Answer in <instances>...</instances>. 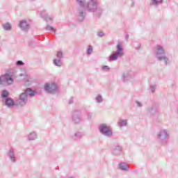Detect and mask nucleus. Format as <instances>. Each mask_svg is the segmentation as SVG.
I'll list each match as a JSON object with an SVG mask.
<instances>
[{
  "label": "nucleus",
  "instance_id": "nucleus-19",
  "mask_svg": "<svg viewBox=\"0 0 178 178\" xmlns=\"http://www.w3.org/2000/svg\"><path fill=\"white\" fill-rule=\"evenodd\" d=\"M17 65H19V66H21L22 65H23V61H20V60L17 61Z\"/></svg>",
  "mask_w": 178,
  "mask_h": 178
},
{
  "label": "nucleus",
  "instance_id": "nucleus-3",
  "mask_svg": "<svg viewBox=\"0 0 178 178\" xmlns=\"http://www.w3.org/2000/svg\"><path fill=\"white\" fill-rule=\"evenodd\" d=\"M99 131L105 136H112V130L105 124H102L99 127Z\"/></svg>",
  "mask_w": 178,
  "mask_h": 178
},
{
  "label": "nucleus",
  "instance_id": "nucleus-8",
  "mask_svg": "<svg viewBox=\"0 0 178 178\" xmlns=\"http://www.w3.org/2000/svg\"><path fill=\"white\" fill-rule=\"evenodd\" d=\"M118 54H113L110 56V58H109L110 62L112 60H116V59H118Z\"/></svg>",
  "mask_w": 178,
  "mask_h": 178
},
{
  "label": "nucleus",
  "instance_id": "nucleus-13",
  "mask_svg": "<svg viewBox=\"0 0 178 178\" xmlns=\"http://www.w3.org/2000/svg\"><path fill=\"white\" fill-rule=\"evenodd\" d=\"M157 54H163V49H162V47H159L158 48Z\"/></svg>",
  "mask_w": 178,
  "mask_h": 178
},
{
  "label": "nucleus",
  "instance_id": "nucleus-14",
  "mask_svg": "<svg viewBox=\"0 0 178 178\" xmlns=\"http://www.w3.org/2000/svg\"><path fill=\"white\" fill-rule=\"evenodd\" d=\"M54 63L56 66H60V61L59 60H54Z\"/></svg>",
  "mask_w": 178,
  "mask_h": 178
},
{
  "label": "nucleus",
  "instance_id": "nucleus-20",
  "mask_svg": "<svg viewBox=\"0 0 178 178\" xmlns=\"http://www.w3.org/2000/svg\"><path fill=\"white\" fill-rule=\"evenodd\" d=\"M57 56H58V58H60L62 56V52L58 51L57 54Z\"/></svg>",
  "mask_w": 178,
  "mask_h": 178
},
{
  "label": "nucleus",
  "instance_id": "nucleus-2",
  "mask_svg": "<svg viewBox=\"0 0 178 178\" xmlns=\"http://www.w3.org/2000/svg\"><path fill=\"white\" fill-rule=\"evenodd\" d=\"M5 81L7 82V84H13V79L10 74H6L0 77V86L5 84Z\"/></svg>",
  "mask_w": 178,
  "mask_h": 178
},
{
  "label": "nucleus",
  "instance_id": "nucleus-11",
  "mask_svg": "<svg viewBox=\"0 0 178 178\" xmlns=\"http://www.w3.org/2000/svg\"><path fill=\"white\" fill-rule=\"evenodd\" d=\"M120 169H122V170H125V169H127V165L124 163L120 164Z\"/></svg>",
  "mask_w": 178,
  "mask_h": 178
},
{
  "label": "nucleus",
  "instance_id": "nucleus-24",
  "mask_svg": "<svg viewBox=\"0 0 178 178\" xmlns=\"http://www.w3.org/2000/svg\"><path fill=\"white\" fill-rule=\"evenodd\" d=\"M31 136H33V134H31Z\"/></svg>",
  "mask_w": 178,
  "mask_h": 178
},
{
  "label": "nucleus",
  "instance_id": "nucleus-6",
  "mask_svg": "<svg viewBox=\"0 0 178 178\" xmlns=\"http://www.w3.org/2000/svg\"><path fill=\"white\" fill-rule=\"evenodd\" d=\"M6 105H7V106H13L15 105V102L12 99H7Z\"/></svg>",
  "mask_w": 178,
  "mask_h": 178
},
{
  "label": "nucleus",
  "instance_id": "nucleus-21",
  "mask_svg": "<svg viewBox=\"0 0 178 178\" xmlns=\"http://www.w3.org/2000/svg\"><path fill=\"white\" fill-rule=\"evenodd\" d=\"M88 6V8H91V6H95V4H92V3H90Z\"/></svg>",
  "mask_w": 178,
  "mask_h": 178
},
{
  "label": "nucleus",
  "instance_id": "nucleus-9",
  "mask_svg": "<svg viewBox=\"0 0 178 178\" xmlns=\"http://www.w3.org/2000/svg\"><path fill=\"white\" fill-rule=\"evenodd\" d=\"M8 95H9V92H8L7 90H3L2 94H1L2 98H6V97H8Z\"/></svg>",
  "mask_w": 178,
  "mask_h": 178
},
{
  "label": "nucleus",
  "instance_id": "nucleus-22",
  "mask_svg": "<svg viewBox=\"0 0 178 178\" xmlns=\"http://www.w3.org/2000/svg\"><path fill=\"white\" fill-rule=\"evenodd\" d=\"M104 70H109V67L108 66H105L103 67Z\"/></svg>",
  "mask_w": 178,
  "mask_h": 178
},
{
  "label": "nucleus",
  "instance_id": "nucleus-18",
  "mask_svg": "<svg viewBox=\"0 0 178 178\" xmlns=\"http://www.w3.org/2000/svg\"><path fill=\"white\" fill-rule=\"evenodd\" d=\"M165 60V62H166L168 60V58L166 57H161L160 58V60Z\"/></svg>",
  "mask_w": 178,
  "mask_h": 178
},
{
  "label": "nucleus",
  "instance_id": "nucleus-4",
  "mask_svg": "<svg viewBox=\"0 0 178 178\" xmlns=\"http://www.w3.org/2000/svg\"><path fill=\"white\" fill-rule=\"evenodd\" d=\"M44 88L45 91H47V92H54V91H56V90H58V87L55 83H46Z\"/></svg>",
  "mask_w": 178,
  "mask_h": 178
},
{
  "label": "nucleus",
  "instance_id": "nucleus-23",
  "mask_svg": "<svg viewBox=\"0 0 178 178\" xmlns=\"http://www.w3.org/2000/svg\"><path fill=\"white\" fill-rule=\"evenodd\" d=\"M124 124H126V121H122V124H121V126H123Z\"/></svg>",
  "mask_w": 178,
  "mask_h": 178
},
{
  "label": "nucleus",
  "instance_id": "nucleus-17",
  "mask_svg": "<svg viewBox=\"0 0 178 178\" xmlns=\"http://www.w3.org/2000/svg\"><path fill=\"white\" fill-rule=\"evenodd\" d=\"M158 4V0H152V5H157Z\"/></svg>",
  "mask_w": 178,
  "mask_h": 178
},
{
  "label": "nucleus",
  "instance_id": "nucleus-7",
  "mask_svg": "<svg viewBox=\"0 0 178 178\" xmlns=\"http://www.w3.org/2000/svg\"><path fill=\"white\" fill-rule=\"evenodd\" d=\"M118 56H122V55H123V53L122 52V44L118 45Z\"/></svg>",
  "mask_w": 178,
  "mask_h": 178
},
{
  "label": "nucleus",
  "instance_id": "nucleus-16",
  "mask_svg": "<svg viewBox=\"0 0 178 178\" xmlns=\"http://www.w3.org/2000/svg\"><path fill=\"white\" fill-rule=\"evenodd\" d=\"M97 101L98 102H102V97L101 96H98V97H97Z\"/></svg>",
  "mask_w": 178,
  "mask_h": 178
},
{
  "label": "nucleus",
  "instance_id": "nucleus-10",
  "mask_svg": "<svg viewBox=\"0 0 178 178\" xmlns=\"http://www.w3.org/2000/svg\"><path fill=\"white\" fill-rule=\"evenodd\" d=\"M10 29H12V26H10V24L6 23L4 25V30H10Z\"/></svg>",
  "mask_w": 178,
  "mask_h": 178
},
{
  "label": "nucleus",
  "instance_id": "nucleus-12",
  "mask_svg": "<svg viewBox=\"0 0 178 178\" xmlns=\"http://www.w3.org/2000/svg\"><path fill=\"white\" fill-rule=\"evenodd\" d=\"M46 30H47L48 31H55V29L49 25L47 26Z\"/></svg>",
  "mask_w": 178,
  "mask_h": 178
},
{
  "label": "nucleus",
  "instance_id": "nucleus-5",
  "mask_svg": "<svg viewBox=\"0 0 178 178\" xmlns=\"http://www.w3.org/2000/svg\"><path fill=\"white\" fill-rule=\"evenodd\" d=\"M19 27L22 29V30H26V29H28L29 24H27V22L26 21H21L19 23Z\"/></svg>",
  "mask_w": 178,
  "mask_h": 178
},
{
  "label": "nucleus",
  "instance_id": "nucleus-1",
  "mask_svg": "<svg viewBox=\"0 0 178 178\" xmlns=\"http://www.w3.org/2000/svg\"><path fill=\"white\" fill-rule=\"evenodd\" d=\"M35 94V92H34L33 90L28 88L25 90L24 93H22L19 99L22 102V105H24L26 104V102L27 101V95H30L31 97H33Z\"/></svg>",
  "mask_w": 178,
  "mask_h": 178
},
{
  "label": "nucleus",
  "instance_id": "nucleus-15",
  "mask_svg": "<svg viewBox=\"0 0 178 178\" xmlns=\"http://www.w3.org/2000/svg\"><path fill=\"white\" fill-rule=\"evenodd\" d=\"M91 52H92V47L89 46L88 48V54H91Z\"/></svg>",
  "mask_w": 178,
  "mask_h": 178
}]
</instances>
